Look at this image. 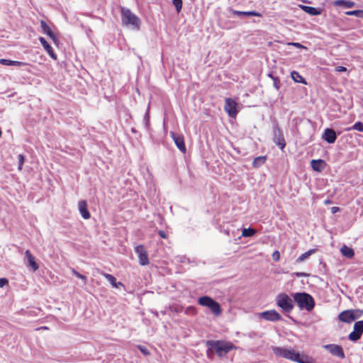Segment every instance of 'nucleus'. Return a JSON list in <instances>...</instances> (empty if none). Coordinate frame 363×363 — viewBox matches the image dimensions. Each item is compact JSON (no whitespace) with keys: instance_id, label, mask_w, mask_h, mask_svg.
<instances>
[{"instance_id":"nucleus-1","label":"nucleus","mask_w":363,"mask_h":363,"mask_svg":"<svg viewBox=\"0 0 363 363\" xmlns=\"http://www.w3.org/2000/svg\"><path fill=\"white\" fill-rule=\"evenodd\" d=\"M294 302L301 310L311 311L315 306L313 298L305 292H298L292 294Z\"/></svg>"},{"instance_id":"nucleus-2","label":"nucleus","mask_w":363,"mask_h":363,"mask_svg":"<svg viewBox=\"0 0 363 363\" xmlns=\"http://www.w3.org/2000/svg\"><path fill=\"white\" fill-rule=\"evenodd\" d=\"M273 352L278 357H281L298 363H307L298 352L286 347H274Z\"/></svg>"},{"instance_id":"nucleus-3","label":"nucleus","mask_w":363,"mask_h":363,"mask_svg":"<svg viewBox=\"0 0 363 363\" xmlns=\"http://www.w3.org/2000/svg\"><path fill=\"white\" fill-rule=\"evenodd\" d=\"M121 21L125 26L130 27L137 30L140 29V19L129 9H121Z\"/></svg>"},{"instance_id":"nucleus-4","label":"nucleus","mask_w":363,"mask_h":363,"mask_svg":"<svg viewBox=\"0 0 363 363\" xmlns=\"http://www.w3.org/2000/svg\"><path fill=\"white\" fill-rule=\"evenodd\" d=\"M207 345L210 347V350L215 352L220 357L225 356L230 350L235 348L231 342L220 340L208 341Z\"/></svg>"},{"instance_id":"nucleus-5","label":"nucleus","mask_w":363,"mask_h":363,"mask_svg":"<svg viewBox=\"0 0 363 363\" xmlns=\"http://www.w3.org/2000/svg\"><path fill=\"white\" fill-rule=\"evenodd\" d=\"M294 301L286 294L281 293L276 297L277 305L285 313H291L294 308Z\"/></svg>"},{"instance_id":"nucleus-6","label":"nucleus","mask_w":363,"mask_h":363,"mask_svg":"<svg viewBox=\"0 0 363 363\" xmlns=\"http://www.w3.org/2000/svg\"><path fill=\"white\" fill-rule=\"evenodd\" d=\"M198 303L202 306L208 308L215 315L221 314V308L220 304L214 301L210 296H201L198 299Z\"/></svg>"},{"instance_id":"nucleus-7","label":"nucleus","mask_w":363,"mask_h":363,"mask_svg":"<svg viewBox=\"0 0 363 363\" xmlns=\"http://www.w3.org/2000/svg\"><path fill=\"white\" fill-rule=\"evenodd\" d=\"M362 315V312L359 310H347L340 313L338 318L340 321L350 323L361 317Z\"/></svg>"},{"instance_id":"nucleus-8","label":"nucleus","mask_w":363,"mask_h":363,"mask_svg":"<svg viewBox=\"0 0 363 363\" xmlns=\"http://www.w3.org/2000/svg\"><path fill=\"white\" fill-rule=\"evenodd\" d=\"M273 141L275 143L281 150H283L286 146V142L281 128L278 126L277 123H275L273 126Z\"/></svg>"},{"instance_id":"nucleus-9","label":"nucleus","mask_w":363,"mask_h":363,"mask_svg":"<svg viewBox=\"0 0 363 363\" xmlns=\"http://www.w3.org/2000/svg\"><path fill=\"white\" fill-rule=\"evenodd\" d=\"M135 252L138 255L139 258V263L142 266H145L149 264V258L147 252L143 245H140L135 247Z\"/></svg>"},{"instance_id":"nucleus-10","label":"nucleus","mask_w":363,"mask_h":363,"mask_svg":"<svg viewBox=\"0 0 363 363\" xmlns=\"http://www.w3.org/2000/svg\"><path fill=\"white\" fill-rule=\"evenodd\" d=\"M363 333V320H359L354 325V330L349 335V339L351 341L355 342L358 340Z\"/></svg>"},{"instance_id":"nucleus-11","label":"nucleus","mask_w":363,"mask_h":363,"mask_svg":"<svg viewBox=\"0 0 363 363\" xmlns=\"http://www.w3.org/2000/svg\"><path fill=\"white\" fill-rule=\"evenodd\" d=\"M325 348L333 356H336L340 359H344L345 357L342 348L337 345H325Z\"/></svg>"},{"instance_id":"nucleus-12","label":"nucleus","mask_w":363,"mask_h":363,"mask_svg":"<svg viewBox=\"0 0 363 363\" xmlns=\"http://www.w3.org/2000/svg\"><path fill=\"white\" fill-rule=\"evenodd\" d=\"M259 315L261 318L269 321H278L281 319V315L275 310L264 311Z\"/></svg>"},{"instance_id":"nucleus-13","label":"nucleus","mask_w":363,"mask_h":363,"mask_svg":"<svg viewBox=\"0 0 363 363\" xmlns=\"http://www.w3.org/2000/svg\"><path fill=\"white\" fill-rule=\"evenodd\" d=\"M170 135L172 138L173 139L176 146L178 147V149L183 153H185L186 151V146L184 144V138L181 135H177L174 133V132H170Z\"/></svg>"},{"instance_id":"nucleus-14","label":"nucleus","mask_w":363,"mask_h":363,"mask_svg":"<svg viewBox=\"0 0 363 363\" xmlns=\"http://www.w3.org/2000/svg\"><path fill=\"white\" fill-rule=\"evenodd\" d=\"M238 106V103L234 99L228 98L225 99L224 108L228 113H237L239 111Z\"/></svg>"},{"instance_id":"nucleus-15","label":"nucleus","mask_w":363,"mask_h":363,"mask_svg":"<svg viewBox=\"0 0 363 363\" xmlns=\"http://www.w3.org/2000/svg\"><path fill=\"white\" fill-rule=\"evenodd\" d=\"M25 255L27 259V262L26 263L28 267H30L33 272H35L38 269L39 266L35 260V257L33 256L30 250H27L25 252Z\"/></svg>"},{"instance_id":"nucleus-16","label":"nucleus","mask_w":363,"mask_h":363,"mask_svg":"<svg viewBox=\"0 0 363 363\" xmlns=\"http://www.w3.org/2000/svg\"><path fill=\"white\" fill-rule=\"evenodd\" d=\"M323 139L328 143H334L337 139L335 131L332 128H326L323 135Z\"/></svg>"},{"instance_id":"nucleus-17","label":"nucleus","mask_w":363,"mask_h":363,"mask_svg":"<svg viewBox=\"0 0 363 363\" xmlns=\"http://www.w3.org/2000/svg\"><path fill=\"white\" fill-rule=\"evenodd\" d=\"M78 209L84 219H89L91 217L90 213L87 208V203L84 200H81L78 202Z\"/></svg>"},{"instance_id":"nucleus-18","label":"nucleus","mask_w":363,"mask_h":363,"mask_svg":"<svg viewBox=\"0 0 363 363\" xmlns=\"http://www.w3.org/2000/svg\"><path fill=\"white\" fill-rule=\"evenodd\" d=\"M39 40H40L42 46L44 48V49L46 50L48 54L50 56V57L55 60H57L56 54L54 52L52 48L48 44V43L46 41V40L44 38L40 37L39 38Z\"/></svg>"},{"instance_id":"nucleus-19","label":"nucleus","mask_w":363,"mask_h":363,"mask_svg":"<svg viewBox=\"0 0 363 363\" xmlns=\"http://www.w3.org/2000/svg\"><path fill=\"white\" fill-rule=\"evenodd\" d=\"M40 27L43 33L48 35L51 39H52L54 42H56L57 40V38L55 33L52 31L51 28L44 21H40Z\"/></svg>"},{"instance_id":"nucleus-20","label":"nucleus","mask_w":363,"mask_h":363,"mask_svg":"<svg viewBox=\"0 0 363 363\" xmlns=\"http://www.w3.org/2000/svg\"><path fill=\"white\" fill-rule=\"evenodd\" d=\"M98 272L110 282L113 288H118L120 286H122V283L117 282L116 279L113 275L103 272L99 269H98Z\"/></svg>"},{"instance_id":"nucleus-21","label":"nucleus","mask_w":363,"mask_h":363,"mask_svg":"<svg viewBox=\"0 0 363 363\" xmlns=\"http://www.w3.org/2000/svg\"><path fill=\"white\" fill-rule=\"evenodd\" d=\"M311 167L314 171L320 172L325 167V163L323 160H312L311 162Z\"/></svg>"},{"instance_id":"nucleus-22","label":"nucleus","mask_w":363,"mask_h":363,"mask_svg":"<svg viewBox=\"0 0 363 363\" xmlns=\"http://www.w3.org/2000/svg\"><path fill=\"white\" fill-rule=\"evenodd\" d=\"M301 9L311 16H318L321 13V9L309 6H300Z\"/></svg>"},{"instance_id":"nucleus-23","label":"nucleus","mask_w":363,"mask_h":363,"mask_svg":"<svg viewBox=\"0 0 363 363\" xmlns=\"http://www.w3.org/2000/svg\"><path fill=\"white\" fill-rule=\"evenodd\" d=\"M1 65L7 66L24 67L28 65V63L21 61L10 60L1 59Z\"/></svg>"},{"instance_id":"nucleus-24","label":"nucleus","mask_w":363,"mask_h":363,"mask_svg":"<svg viewBox=\"0 0 363 363\" xmlns=\"http://www.w3.org/2000/svg\"><path fill=\"white\" fill-rule=\"evenodd\" d=\"M232 13L233 15L242 16H261V14L257 11H235L232 10Z\"/></svg>"},{"instance_id":"nucleus-25","label":"nucleus","mask_w":363,"mask_h":363,"mask_svg":"<svg viewBox=\"0 0 363 363\" xmlns=\"http://www.w3.org/2000/svg\"><path fill=\"white\" fill-rule=\"evenodd\" d=\"M334 5L337 6H343L345 8H352L354 6V2L348 0H336Z\"/></svg>"},{"instance_id":"nucleus-26","label":"nucleus","mask_w":363,"mask_h":363,"mask_svg":"<svg viewBox=\"0 0 363 363\" xmlns=\"http://www.w3.org/2000/svg\"><path fill=\"white\" fill-rule=\"evenodd\" d=\"M291 77L295 82L301 83L306 84V79L296 71H292L291 72Z\"/></svg>"},{"instance_id":"nucleus-27","label":"nucleus","mask_w":363,"mask_h":363,"mask_svg":"<svg viewBox=\"0 0 363 363\" xmlns=\"http://www.w3.org/2000/svg\"><path fill=\"white\" fill-rule=\"evenodd\" d=\"M341 253L342 255L347 258H352L354 255V250L346 245H343L340 249Z\"/></svg>"},{"instance_id":"nucleus-28","label":"nucleus","mask_w":363,"mask_h":363,"mask_svg":"<svg viewBox=\"0 0 363 363\" xmlns=\"http://www.w3.org/2000/svg\"><path fill=\"white\" fill-rule=\"evenodd\" d=\"M315 251V250H310L307 252H306L305 253L302 254L301 255H300L297 259H296V262L298 263H300V262H302L303 261H304L306 259H307L308 257H309V256H311L313 253H314Z\"/></svg>"},{"instance_id":"nucleus-29","label":"nucleus","mask_w":363,"mask_h":363,"mask_svg":"<svg viewBox=\"0 0 363 363\" xmlns=\"http://www.w3.org/2000/svg\"><path fill=\"white\" fill-rule=\"evenodd\" d=\"M255 233L256 230L251 228H244L242 230V236L245 238L252 237L255 235Z\"/></svg>"},{"instance_id":"nucleus-30","label":"nucleus","mask_w":363,"mask_h":363,"mask_svg":"<svg viewBox=\"0 0 363 363\" xmlns=\"http://www.w3.org/2000/svg\"><path fill=\"white\" fill-rule=\"evenodd\" d=\"M346 130L348 131L356 130L359 132H363V123L360 121H358L355 123L352 126L347 128Z\"/></svg>"},{"instance_id":"nucleus-31","label":"nucleus","mask_w":363,"mask_h":363,"mask_svg":"<svg viewBox=\"0 0 363 363\" xmlns=\"http://www.w3.org/2000/svg\"><path fill=\"white\" fill-rule=\"evenodd\" d=\"M265 161H266L265 157H264V156L257 157L254 160L252 164L255 167H258L260 165H262V164H264L265 162Z\"/></svg>"},{"instance_id":"nucleus-32","label":"nucleus","mask_w":363,"mask_h":363,"mask_svg":"<svg viewBox=\"0 0 363 363\" xmlns=\"http://www.w3.org/2000/svg\"><path fill=\"white\" fill-rule=\"evenodd\" d=\"M345 14L347 16H357V17H363V11H362V10L350 11H347L345 13Z\"/></svg>"},{"instance_id":"nucleus-33","label":"nucleus","mask_w":363,"mask_h":363,"mask_svg":"<svg viewBox=\"0 0 363 363\" xmlns=\"http://www.w3.org/2000/svg\"><path fill=\"white\" fill-rule=\"evenodd\" d=\"M72 272L79 279H82L84 281V284H86V277L84 275L81 274L79 273L77 270H75L74 268L72 269Z\"/></svg>"},{"instance_id":"nucleus-34","label":"nucleus","mask_w":363,"mask_h":363,"mask_svg":"<svg viewBox=\"0 0 363 363\" xmlns=\"http://www.w3.org/2000/svg\"><path fill=\"white\" fill-rule=\"evenodd\" d=\"M172 3L175 6L177 13H179L182 8V0H172Z\"/></svg>"},{"instance_id":"nucleus-35","label":"nucleus","mask_w":363,"mask_h":363,"mask_svg":"<svg viewBox=\"0 0 363 363\" xmlns=\"http://www.w3.org/2000/svg\"><path fill=\"white\" fill-rule=\"evenodd\" d=\"M18 170H21L22 166H23V162H24V157H23V155H18Z\"/></svg>"},{"instance_id":"nucleus-36","label":"nucleus","mask_w":363,"mask_h":363,"mask_svg":"<svg viewBox=\"0 0 363 363\" xmlns=\"http://www.w3.org/2000/svg\"><path fill=\"white\" fill-rule=\"evenodd\" d=\"M289 45H292L299 49H306V48L299 43H289Z\"/></svg>"},{"instance_id":"nucleus-37","label":"nucleus","mask_w":363,"mask_h":363,"mask_svg":"<svg viewBox=\"0 0 363 363\" xmlns=\"http://www.w3.org/2000/svg\"><path fill=\"white\" fill-rule=\"evenodd\" d=\"M138 349L140 350V351L145 355H148L150 354V352L149 350L144 346L143 345H139L138 346Z\"/></svg>"},{"instance_id":"nucleus-38","label":"nucleus","mask_w":363,"mask_h":363,"mask_svg":"<svg viewBox=\"0 0 363 363\" xmlns=\"http://www.w3.org/2000/svg\"><path fill=\"white\" fill-rule=\"evenodd\" d=\"M269 76L274 80V87L277 89H279V81L274 78L272 74H269Z\"/></svg>"},{"instance_id":"nucleus-39","label":"nucleus","mask_w":363,"mask_h":363,"mask_svg":"<svg viewBox=\"0 0 363 363\" xmlns=\"http://www.w3.org/2000/svg\"><path fill=\"white\" fill-rule=\"evenodd\" d=\"M272 258L275 262L279 261L280 258L279 252L278 251L274 252L272 254Z\"/></svg>"},{"instance_id":"nucleus-40","label":"nucleus","mask_w":363,"mask_h":363,"mask_svg":"<svg viewBox=\"0 0 363 363\" xmlns=\"http://www.w3.org/2000/svg\"><path fill=\"white\" fill-rule=\"evenodd\" d=\"M335 70L338 72H345L347 70L346 67L342 66H338L335 68Z\"/></svg>"},{"instance_id":"nucleus-41","label":"nucleus","mask_w":363,"mask_h":363,"mask_svg":"<svg viewBox=\"0 0 363 363\" xmlns=\"http://www.w3.org/2000/svg\"><path fill=\"white\" fill-rule=\"evenodd\" d=\"M6 285H8V279L6 278H1V288Z\"/></svg>"},{"instance_id":"nucleus-42","label":"nucleus","mask_w":363,"mask_h":363,"mask_svg":"<svg viewBox=\"0 0 363 363\" xmlns=\"http://www.w3.org/2000/svg\"><path fill=\"white\" fill-rule=\"evenodd\" d=\"M296 275L298 277H306L308 276V274L306 273H304V272H297V273H296Z\"/></svg>"},{"instance_id":"nucleus-43","label":"nucleus","mask_w":363,"mask_h":363,"mask_svg":"<svg viewBox=\"0 0 363 363\" xmlns=\"http://www.w3.org/2000/svg\"><path fill=\"white\" fill-rule=\"evenodd\" d=\"M338 211H340V208L339 207L333 206V207L331 208L332 213H336Z\"/></svg>"},{"instance_id":"nucleus-44","label":"nucleus","mask_w":363,"mask_h":363,"mask_svg":"<svg viewBox=\"0 0 363 363\" xmlns=\"http://www.w3.org/2000/svg\"><path fill=\"white\" fill-rule=\"evenodd\" d=\"M149 120H150L149 115H145V116H144V121H145V125H146L147 127L148 126Z\"/></svg>"},{"instance_id":"nucleus-45","label":"nucleus","mask_w":363,"mask_h":363,"mask_svg":"<svg viewBox=\"0 0 363 363\" xmlns=\"http://www.w3.org/2000/svg\"><path fill=\"white\" fill-rule=\"evenodd\" d=\"M158 234L160 235V236L162 238H167V235H166V233L162 231V230H160L158 232Z\"/></svg>"},{"instance_id":"nucleus-46","label":"nucleus","mask_w":363,"mask_h":363,"mask_svg":"<svg viewBox=\"0 0 363 363\" xmlns=\"http://www.w3.org/2000/svg\"><path fill=\"white\" fill-rule=\"evenodd\" d=\"M325 203H326V204L330 203V200H326L325 201Z\"/></svg>"},{"instance_id":"nucleus-47","label":"nucleus","mask_w":363,"mask_h":363,"mask_svg":"<svg viewBox=\"0 0 363 363\" xmlns=\"http://www.w3.org/2000/svg\"><path fill=\"white\" fill-rule=\"evenodd\" d=\"M230 116H232L233 118H235V116H236L235 114H233V115H230Z\"/></svg>"}]
</instances>
